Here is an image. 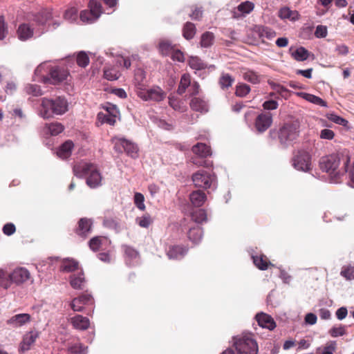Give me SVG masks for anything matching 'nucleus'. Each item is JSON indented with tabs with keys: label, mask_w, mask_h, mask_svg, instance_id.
Here are the masks:
<instances>
[{
	"label": "nucleus",
	"mask_w": 354,
	"mask_h": 354,
	"mask_svg": "<svg viewBox=\"0 0 354 354\" xmlns=\"http://www.w3.org/2000/svg\"><path fill=\"white\" fill-rule=\"evenodd\" d=\"M348 162V155L336 153L323 157L319 165L321 169L329 174L331 180L337 183L341 176L347 171Z\"/></svg>",
	"instance_id": "f257e3e1"
},
{
	"label": "nucleus",
	"mask_w": 354,
	"mask_h": 354,
	"mask_svg": "<svg viewBox=\"0 0 354 354\" xmlns=\"http://www.w3.org/2000/svg\"><path fill=\"white\" fill-rule=\"evenodd\" d=\"M73 172L79 178L87 176L86 184L91 188H95L101 184V174L94 164L88 162L76 164L73 167Z\"/></svg>",
	"instance_id": "f03ea898"
},
{
	"label": "nucleus",
	"mask_w": 354,
	"mask_h": 354,
	"mask_svg": "<svg viewBox=\"0 0 354 354\" xmlns=\"http://www.w3.org/2000/svg\"><path fill=\"white\" fill-rule=\"evenodd\" d=\"M67 111L68 102L64 97H58L55 100L43 98L39 109V114L42 118L48 119L51 118L53 114L62 115Z\"/></svg>",
	"instance_id": "7ed1b4c3"
},
{
	"label": "nucleus",
	"mask_w": 354,
	"mask_h": 354,
	"mask_svg": "<svg viewBox=\"0 0 354 354\" xmlns=\"http://www.w3.org/2000/svg\"><path fill=\"white\" fill-rule=\"evenodd\" d=\"M299 124L297 122L284 124L279 130L270 131L269 136L272 139L278 138L281 145L287 146L297 139L299 136Z\"/></svg>",
	"instance_id": "20e7f679"
},
{
	"label": "nucleus",
	"mask_w": 354,
	"mask_h": 354,
	"mask_svg": "<svg viewBox=\"0 0 354 354\" xmlns=\"http://www.w3.org/2000/svg\"><path fill=\"white\" fill-rule=\"evenodd\" d=\"M233 346L239 354H257L259 347L254 335L251 333H243L234 336L232 339Z\"/></svg>",
	"instance_id": "39448f33"
},
{
	"label": "nucleus",
	"mask_w": 354,
	"mask_h": 354,
	"mask_svg": "<svg viewBox=\"0 0 354 354\" xmlns=\"http://www.w3.org/2000/svg\"><path fill=\"white\" fill-rule=\"evenodd\" d=\"M192 152L194 156L192 157V162L197 167H210L212 162L206 160L212 155V149L209 145L198 142L192 147Z\"/></svg>",
	"instance_id": "423d86ee"
},
{
	"label": "nucleus",
	"mask_w": 354,
	"mask_h": 354,
	"mask_svg": "<svg viewBox=\"0 0 354 354\" xmlns=\"http://www.w3.org/2000/svg\"><path fill=\"white\" fill-rule=\"evenodd\" d=\"M192 180L195 187L207 189L215 187L216 176L213 173L200 169L192 174Z\"/></svg>",
	"instance_id": "0eeeda50"
},
{
	"label": "nucleus",
	"mask_w": 354,
	"mask_h": 354,
	"mask_svg": "<svg viewBox=\"0 0 354 354\" xmlns=\"http://www.w3.org/2000/svg\"><path fill=\"white\" fill-rule=\"evenodd\" d=\"M114 149L118 153L125 152L128 156L133 158L138 157V148L136 145L132 142L122 138H114Z\"/></svg>",
	"instance_id": "6e6552de"
},
{
	"label": "nucleus",
	"mask_w": 354,
	"mask_h": 354,
	"mask_svg": "<svg viewBox=\"0 0 354 354\" xmlns=\"http://www.w3.org/2000/svg\"><path fill=\"white\" fill-rule=\"evenodd\" d=\"M89 10H82L80 14V20L86 24L95 22L102 13V7L95 0H91L88 3Z\"/></svg>",
	"instance_id": "1a4fd4ad"
},
{
	"label": "nucleus",
	"mask_w": 354,
	"mask_h": 354,
	"mask_svg": "<svg viewBox=\"0 0 354 354\" xmlns=\"http://www.w3.org/2000/svg\"><path fill=\"white\" fill-rule=\"evenodd\" d=\"M292 166L297 170L307 171L310 169L311 157L304 150L298 151L292 159Z\"/></svg>",
	"instance_id": "9d476101"
},
{
	"label": "nucleus",
	"mask_w": 354,
	"mask_h": 354,
	"mask_svg": "<svg viewBox=\"0 0 354 354\" xmlns=\"http://www.w3.org/2000/svg\"><path fill=\"white\" fill-rule=\"evenodd\" d=\"M93 304V298L92 295L86 292L74 298L70 306L74 311L81 312L84 310V306L92 305Z\"/></svg>",
	"instance_id": "9b49d317"
},
{
	"label": "nucleus",
	"mask_w": 354,
	"mask_h": 354,
	"mask_svg": "<svg viewBox=\"0 0 354 354\" xmlns=\"http://www.w3.org/2000/svg\"><path fill=\"white\" fill-rule=\"evenodd\" d=\"M136 95L142 100L161 101L166 96L162 90H135Z\"/></svg>",
	"instance_id": "f8f14e48"
},
{
	"label": "nucleus",
	"mask_w": 354,
	"mask_h": 354,
	"mask_svg": "<svg viewBox=\"0 0 354 354\" xmlns=\"http://www.w3.org/2000/svg\"><path fill=\"white\" fill-rule=\"evenodd\" d=\"M53 70L49 62H45L39 64L35 71V80L44 83H49L50 71Z\"/></svg>",
	"instance_id": "ddd939ff"
},
{
	"label": "nucleus",
	"mask_w": 354,
	"mask_h": 354,
	"mask_svg": "<svg viewBox=\"0 0 354 354\" xmlns=\"http://www.w3.org/2000/svg\"><path fill=\"white\" fill-rule=\"evenodd\" d=\"M70 77L69 73L66 70L59 67L53 68L50 71V77L49 83L51 84H57L64 81L68 82Z\"/></svg>",
	"instance_id": "4468645a"
},
{
	"label": "nucleus",
	"mask_w": 354,
	"mask_h": 354,
	"mask_svg": "<svg viewBox=\"0 0 354 354\" xmlns=\"http://www.w3.org/2000/svg\"><path fill=\"white\" fill-rule=\"evenodd\" d=\"M22 275V268H17L11 273H8L3 269H0V286L7 289L12 284V279H15V274Z\"/></svg>",
	"instance_id": "2eb2a0df"
},
{
	"label": "nucleus",
	"mask_w": 354,
	"mask_h": 354,
	"mask_svg": "<svg viewBox=\"0 0 354 354\" xmlns=\"http://www.w3.org/2000/svg\"><path fill=\"white\" fill-rule=\"evenodd\" d=\"M272 122V115L270 113L259 115L255 120V127L259 132L267 130Z\"/></svg>",
	"instance_id": "dca6fc26"
},
{
	"label": "nucleus",
	"mask_w": 354,
	"mask_h": 354,
	"mask_svg": "<svg viewBox=\"0 0 354 354\" xmlns=\"http://www.w3.org/2000/svg\"><path fill=\"white\" fill-rule=\"evenodd\" d=\"M187 252V248L183 245H169L166 254L169 259L178 260L183 258Z\"/></svg>",
	"instance_id": "f3484780"
},
{
	"label": "nucleus",
	"mask_w": 354,
	"mask_h": 354,
	"mask_svg": "<svg viewBox=\"0 0 354 354\" xmlns=\"http://www.w3.org/2000/svg\"><path fill=\"white\" fill-rule=\"evenodd\" d=\"M69 322L75 329L79 330H87L91 324L89 319L81 315H76L71 317Z\"/></svg>",
	"instance_id": "a211bd4d"
},
{
	"label": "nucleus",
	"mask_w": 354,
	"mask_h": 354,
	"mask_svg": "<svg viewBox=\"0 0 354 354\" xmlns=\"http://www.w3.org/2000/svg\"><path fill=\"white\" fill-rule=\"evenodd\" d=\"M69 283L71 287L75 290L84 289L86 280L84 272L81 270L77 274H73L69 277Z\"/></svg>",
	"instance_id": "6ab92c4d"
},
{
	"label": "nucleus",
	"mask_w": 354,
	"mask_h": 354,
	"mask_svg": "<svg viewBox=\"0 0 354 354\" xmlns=\"http://www.w3.org/2000/svg\"><path fill=\"white\" fill-rule=\"evenodd\" d=\"M78 225L75 229V233L82 237H86L91 232L93 222L87 218H82L78 221Z\"/></svg>",
	"instance_id": "aec40b11"
},
{
	"label": "nucleus",
	"mask_w": 354,
	"mask_h": 354,
	"mask_svg": "<svg viewBox=\"0 0 354 354\" xmlns=\"http://www.w3.org/2000/svg\"><path fill=\"white\" fill-rule=\"evenodd\" d=\"M112 111L108 110V113H99L97 114V120L102 124L106 123L109 125H114L116 122L117 114L118 111L115 106L111 108Z\"/></svg>",
	"instance_id": "412c9836"
},
{
	"label": "nucleus",
	"mask_w": 354,
	"mask_h": 354,
	"mask_svg": "<svg viewBox=\"0 0 354 354\" xmlns=\"http://www.w3.org/2000/svg\"><path fill=\"white\" fill-rule=\"evenodd\" d=\"M256 319L258 324L262 328H266L272 330L276 327V323L274 319L266 313H258L256 315Z\"/></svg>",
	"instance_id": "4be33fe9"
},
{
	"label": "nucleus",
	"mask_w": 354,
	"mask_h": 354,
	"mask_svg": "<svg viewBox=\"0 0 354 354\" xmlns=\"http://www.w3.org/2000/svg\"><path fill=\"white\" fill-rule=\"evenodd\" d=\"M189 199L193 205L199 207L205 202L207 196L203 191L196 190L190 194Z\"/></svg>",
	"instance_id": "5701e85b"
},
{
	"label": "nucleus",
	"mask_w": 354,
	"mask_h": 354,
	"mask_svg": "<svg viewBox=\"0 0 354 354\" xmlns=\"http://www.w3.org/2000/svg\"><path fill=\"white\" fill-rule=\"evenodd\" d=\"M254 264L261 270H267L269 266H274L264 254L252 256Z\"/></svg>",
	"instance_id": "b1692460"
},
{
	"label": "nucleus",
	"mask_w": 354,
	"mask_h": 354,
	"mask_svg": "<svg viewBox=\"0 0 354 354\" xmlns=\"http://www.w3.org/2000/svg\"><path fill=\"white\" fill-rule=\"evenodd\" d=\"M44 132L52 136H57L64 130V127L59 122H51L46 124L44 128Z\"/></svg>",
	"instance_id": "393cba45"
},
{
	"label": "nucleus",
	"mask_w": 354,
	"mask_h": 354,
	"mask_svg": "<svg viewBox=\"0 0 354 354\" xmlns=\"http://www.w3.org/2000/svg\"><path fill=\"white\" fill-rule=\"evenodd\" d=\"M74 144L71 140L64 142L57 150V156L63 159L67 158L71 154Z\"/></svg>",
	"instance_id": "a878e982"
},
{
	"label": "nucleus",
	"mask_w": 354,
	"mask_h": 354,
	"mask_svg": "<svg viewBox=\"0 0 354 354\" xmlns=\"http://www.w3.org/2000/svg\"><path fill=\"white\" fill-rule=\"evenodd\" d=\"M79 263L73 259L63 260L60 266V270L66 272H72L77 270Z\"/></svg>",
	"instance_id": "bb28decb"
},
{
	"label": "nucleus",
	"mask_w": 354,
	"mask_h": 354,
	"mask_svg": "<svg viewBox=\"0 0 354 354\" xmlns=\"http://www.w3.org/2000/svg\"><path fill=\"white\" fill-rule=\"evenodd\" d=\"M189 239L194 243H198L202 239L203 230L198 226L191 227L187 234Z\"/></svg>",
	"instance_id": "cd10ccee"
},
{
	"label": "nucleus",
	"mask_w": 354,
	"mask_h": 354,
	"mask_svg": "<svg viewBox=\"0 0 354 354\" xmlns=\"http://www.w3.org/2000/svg\"><path fill=\"white\" fill-rule=\"evenodd\" d=\"M279 17L282 19L296 21L299 19V14L297 11L291 10L290 8L284 7L279 10Z\"/></svg>",
	"instance_id": "c85d7f7f"
},
{
	"label": "nucleus",
	"mask_w": 354,
	"mask_h": 354,
	"mask_svg": "<svg viewBox=\"0 0 354 354\" xmlns=\"http://www.w3.org/2000/svg\"><path fill=\"white\" fill-rule=\"evenodd\" d=\"M190 107L192 109L196 111L199 112H206L207 111V107L206 102L199 98V97H193L190 102Z\"/></svg>",
	"instance_id": "c756f323"
},
{
	"label": "nucleus",
	"mask_w": 354,
	"mask_h": 354,
	"mask_svg": "<svg viewBox=\"0 0 354 354\" xmlns=\"http://www.w3.org/2000/svg\"><path fill=\"white\" fill-rule=\"evenodd\" d=\"M298 96L301 97L302 98L305 99L306 100L312 102L313 104L320 105L322 106H326V102L324 101L322 98L319 97L315 96L312 94L304 93V92H299L296 93Z\"/></svg>",
	"instance_id": "7c9ffc66"
},
{
	"label": "nucleus",
	"mask_w": 354,
	"mask_h": 354,
	"mask_svg": "<svg viewBox=\"0 0 354 354\" xmlns=\"http://www.w3.org/2000/svg\"><path fill=\"white\" fill-rule=\"evenodd\" d=\"M120 68L116 66L114 62V66L106 67L104 71V77L108 80H115L120 76Z\"/></svg>",
	"instance_id": "2f4dec72"
},
{
	"label": "nucleus",
	"mask_w": 354,
	"mask_h": 354,
	"mask_svg": "<svg viewBox=\"0 0 354 354\" xmlns=\"http://www.w3.org/2000/svg\"><path fill=\"white\" fill-rule=\"evenodd\" d=\"M190 68L195 71H201L207 67V64L197 56H192L188 61Z\"/></svg>",
	"instance_id": "473e14b6"
},
{
	"label": "nucleus",
	"mask_w": 354,
	"mask_h": 354,
	"mask_svg": "<svg viewBox=\"0 0 354 354\" xmlns=\"http://www.w3.org/2000/svg\"><path fill=\"white\" fill-rule=\"evenodd\" d=\"M39 333L37 331L31 330L24 337V351L28 350L30 346L35 343L36 339L38 337Z\"/></svg>",
	"instance_id": "72a5a7b5"
},
{
	"label": "nucleus",
	"mask_w": 354,
	"mask_h": 354,
	"mask_svg": "<svg viewBox=\"0 0 354 354\" xmlns=\"http://www.w3.org/2000/svg\"><path fill=\"white\" fill-rule=\"evenodd\" d=\"M310 55L308 50L304 47H299L292 52V57L299 62L306 60Z\"/></svg>",
	"instance_id": "f704fd0d"
},
{
	"label": "nucleus",
	"mask_w": 354,
	"mask_h": 354,
	"mask_svg": "<svg viewBox=\"0 0 354 354\" xmlns=\"http://www.w3.org/2000/svg\"><path fill=\"white\" fill-rule=\"evenodd\" d=\"M54 16V13L52 9L46 8L43 10L38 16H37V21L40 24H44L52 19Z\"/></svg>",
	"instance_id": "c9c22d12"
},
{
	"label": "nucleus",
	"mask_w": 354,
	"mask_h": 354,
	"mask_svg": "<svg viewBox=\"0 0 354 354\" xmlns=\"http://www.w3.org/2000/svg\"><path fill=\"white\" fill-rule=\"evenodd\" d=\"M136 222L138 225L143 228H148L153 222V219L148 213L143 214L142 216L137 217Z\"/></svg>",
	"instance_id": "e433bc0d"
},
{
	"label": "nucleus",
	"mask_w": 354,
	"mask_h": 354,
	"mask_svg": "<svg viewBox=\"0 0 354 354\" xmlns=\"http://www.w3.org/2000/svg\"><path fill=\"white\" fill-rule=\"evenodd\" d=\"M214 40V36L213 33L210 32H206L203 33L201 36V46L203 48H208L210 47Z\"/></svg>",
	"instance_id": "4c0bfd02"
},
{
	"label": "nucleus",
	"mask_w": 354,
	"mask_h": 354,
	"mask_svg": "<svg viewBox=\"0 0 354 354\" xmlns=\"http://www.w3.org/2000/svg\"><path fill=\"white\" fill-rule=\"evenodd\" d=\"M133 81L137 86H144L146 75L143 69L138 68L135 71Z\"/></svg>",
	"instance_id": "58836bf2"
},
{
	"label": "nucleus",
	"mask_w": 354,
	"mask_h": 354,
	"mask_svg": "<svg viewBox=\"0 0 354 354\" xmlns=\"http://www.w3.org/2000/svg\"><path fill=\"white\" fill-rule=\"evenodd\" d=\"M193 221L197 223L205 222L207 219L206 212L203 209H199L192 214Z\"/></svg>",
	"instance_id": "ea45409f"
},
{
	"label": "nucleus",
	"mask_w": 354,
	"mask_h": 354,
	"mask_svg": "<svg viewBox=\"0 0 354 354\" xmlns=\"http://www.w3.org/2000/svg\"><path fill=\"white\" fill-rule=\"evenodd\" d=\"M106 241L104 236H95L89 241V247L93 251H97L100 249L103 241Z\"/></svg>",
	"instance_id": "a19ab883"
},
{
	"label": "nucleus",
	"mask_w": 354,
	"mask_h": 354,
	"mask_svg": "<svg viewBox=\"0 0 354 354\" xmlns=\"http://www.w3.org/2000/svg\"><path fill=\"white\" fill-rule=\"evenodd\" d=\"M64 18L70 23L75 22L77 19V9L75 7L68 8L64 12Z\"/></svg>",
	"instance_id": "79ce46f5"
},
{
	"label": "nucleus",
	"mask_w": 354,
	"mask_h": 354,
	"mask_svg": "<svg viewBox=\"0 0 354 354\" xmlns=\"http://www.w3.org/2000/svg\"><path fill=\"white\" fill-rule=\"evenodd\" d=\"M254 9V3L250 1H245L239 4L237 7V10L240 15L249 14Z\"/></svg>",
	"instance_id": "37998d69"
},
{
	"label": "nucleus",
	"mask_w": 354,
	"mask_h": 354,
	"mask_svg": "<svg viewBox=\"0 0 354 354\" xmlns=\"http://www.w3.org/2000/svg\"><path fill=\"white\" fill-rule=\"evenodd\" d=\"M116 66L120 68H129L131 66V60L129 57L118 55L115 58Z\"/></svg>",
	"instance_id": "c03bdc74"
},
{
	"label": "nucleus",
	"mask_w": 354,
	"mask_h": 354,
	"mask_svg": "<svg viewBox=\"0 0 354 354\" xmlns=\"http://www.w3.org/2000/svg\"><path fill=\"white\" fill-rule=\"evenodd\" d=\"M87 347L84 346L82 343H77L71 344L68 347V351L71 354H81L85 353Z\"/></svg>",
	"instance_id": "a18cd8bd"
},
{
	"label": "nucleus",
	"mask_w": 354,
	"mask_h": 354,
	"mask_svg": "<svg viewBox=\"0 0 354 354\" xmlns=\"http://www.w3.org/2000/svg\"><path fill=\"white\" fill-rule=\"evenodd\" d=\"M159 51L162 55H169L172 52L174 48L167 41H161L158 46Z\"/></svg>",
	"instance_id": "49530a36"
},
{
	"label": "nucleus",
	"mask_w": 354,
	"mask_h": 354,
	"mask_svg": "<svg viewBox=\"0 0 354 354\" xmlns=\"http://www.w3.org/2000/svg\"><path fill=\"white\" fill-rule=\"evenodd\" d=\"M195 26L192 23H187L183 28V37L186 39H191L194 37L195 35Z\"/></svg>",
	"instance_id": "de8ad7c7"
},
{
	"label": "nucleus",
	"mask_w": 354,
	"mask_h": 354,
	"mask_svg": "<svg viewBox=\"0 0 354 354\" xmlns=\"http://www.w3.org/2000/svg\"><path fill=\"white\" fill-rule=\"evenodd\" d=\"M234 81V80L231 75L227 73H223L220 77L219 83L221 87L228 88L232 86Z\"/></svg>",
	"instance_id": "09e8293b"
},
{
	"label": "nucleus",
	"mask_w": 354,
	"mask_h": 354,
	"mask_svg": "<svg viewBox=\"0 0 354 354\" xmlns=\"http://www.w3.org/2000/svg\"><path fill=\"white\" fill-rule=\"evenodd\" d=\"M326 116L329 120L335 122V124H340L342 126H346L348 124V121L346 119L333 113H328L326 115Z\"/></svg>",
	"instance_id": "8fccbe9b"
},
{
	"label": "nucleus",
	"mask_w": 354,
	"mask_h": 354,
	"mask_svg": "<svg viewBox=\"0 0 354 354\" xmlns=\"http://www.w3.org/2000/svg\"><path fill=\"white\" fill-rule=\"evenodd\" d=\"M340 274L347 280L354 279V267L351 266H344Z\"/></svg>",
	"instance_id": "3c124183"
},
{
	"label": "nucleus",
	"mask_w": 354,
	"mask_h": 354,
	"mask_svg": "<svg viewBox=\"0 0 354 354\" xmlns=\"http://www.w3.org/2000/svg\"><path fill=\"white\" fill-rule=\"evenodd\" d=\"M145 197L144 195L141 193L136 192L134 194V203L136 206L142 211L145 210L146 206L144 203Z\"/></svg>",
	"instance_id": "603ef678"
},
{
	"label": "nucleus",
	"mask_w": 354,
	"mask_h": 354,
	"mask_svg": "<svg viewBox=\"0 0 354 354\" xmlns=\"http://www.w3.org/2000/svg\"><path fill=\"white\" fill-rule=\"evenodd\" d=\"M328 333L333 337L343 336L346 334V329L345 327L343 326H340L338 327L334 326L330 329Z\"/></svg>",
	"instance_id": "864d4df0"
},
{
	"label": "nucleus",
	"mask_w": 354,
	"mask_h": 354,
	"mask_svg": "<svg viewBox=\"0 0 354 354\" xmlns=\"http://www.w3.org/2000/svg\"><path fill=\"white\" fill-rule=\"evenodd\" d=\"M77 63L81 67L86 66L89 63V58L84 52H80L77 57Z\"/></svg>",
	"instance_id": "5fc2aeb1"
},
{
	"label": "nucleus",
	"mask_w": 354,
	"mask_h": 354,
	"mask_svg": "<svg viewBox=\"0 0 354 354\" xmlns=\"http://www.w3.org/2000/svg\"><path fill=\"white\" fill-rule=\"evenodd\" d=\"M7 324L13 326L17 327L22 325V314H17L7 321Z\"/></svg>",
	"instance_id": "6e6d98bb"
},
{
	"label": "nucleus",
	"mask_w": 354,
	"mask_h": 354,
	"mask_svg": "<svg viewBox=\"0 0 354 354\" xmlns=\"http://www.w3.org/2000/svg\"><path fill=\"white\" fill-rule=\"evenodd\" d=\"M191 77L188 74H183L181 77L178 88H187L191 86Z\"/></svg>",
	"instance_id": "4d7b16f0"
},
{
	"label": "nucleus",
	"mask_w": 354,
	"mask_h": 354,
	"mask_svg": "<svg viewBox=\"0 0 354 354\" xmlns=\"http://www.w3.org/2000/svg\"><path fill=\"white\" fill-rule=\"evenodd\" d=\"M328 31L326 26H318L316 28L315 35L317 38H324L327 35Z\"/></svg>",
	"instance_id": "13d9d810"
},
{
	"label": "nucleus",
	"mask_w": 354,
	"mask_h": 354,
	"mask_svg": "<svg viewBox=\"0 0 354 354\" xmlns=\"http://www.w3.org/2000/svg\"><path fill=\"white\" fill-rule=\"evenodd\" d=\"M124 251L126 256L131 259H135L138 257V252L133 248L130 246L125 245L124 247Z\"/></svg>",
	"instance_id": "bf43d9fd"
},
{
	"label": "nucleus",
	"mask_w": 354,
	"mask_h": 354,
	"mask_svg": "<svg viewBox=\"0 0 354 354\" xmlns=\"http://www.w3.org/2000/svg\"><path fill=\"white\" fill-rule=\"evenodd\" d=\"M16 230L15 226L11 223H6L3 227V232L7 235L10 236L15 233Z\"/></svg>",
	"instance_id": "052dcab7"
},
{
	"label": "nucleus",
	"mask_w": 354,
	"mask_h": 354,
	"mask_svg": "<svg viewBox=\"0 0 354 354\" xmlns=\"http://www.w3.org/2000/svg\"><path fill=\"white\" fill-rule=\"evenodd\" d=\"M335 136L334 132L328 129H322L320 132V138L322 139L332 140Z\"/></svg>",
	"instance_id": "680f3d73"
},
{
	"label": "nucleus",
	"mask_w": 354,
	"mask_h": 354,
	"mask_svg": "<svg viewBox=\"0 0 354 354\" xmlns=\"http://www.w3.org/2000/svg\"><path fill=\"white\" fill-rule=\"evenodd\" d=\"M171 55V58L174 60L183 62L185 60L183 53L179 50L173 49L172 52L170 54Z\"/></svg>",
	"instance_id": "e2e57ef3"
},
{
	"label": "nucleus",
	"mask_w": 354,
	"mask_h": 354,
	"mask_svg": "<svg viewBox=\"0 0 354 354\" xmlns=\"http://www.w3.org/2000/svg\"><path fill=\"white\" fill-rule=\"evenodd\" d=\"M33 35V28L29 24H24V39L30 38Z\"/></svg>",
	"instance_id": "0e129e2a"
},
{
	"label": "nucleus",
	"mask_w": 354,
	"mask_h": 354,
	"mask_svg": "<svg viewBox=\"0 0 354 354\" xmlns=\"http://www.w3.org/2000/svg\"><path fill=\"white\" fill-rule=\"evenodd\" d=\"M336 317L339 320H342L347 316L348 310L346 307H341L336 311Z\"/></svg>",
	"instance_id": "69168bd1"
},
{
	"label": "nucleus",
	"mask_w": 354,
	"mask_h": 354,
	"mask_svg": "<svg viewBox=\"0 0 354 354\" xmlns=\"http://www.w3.org/2000/svg\"><path fill=\"white\" fill-rule=\"evenodd\" d=\"M263 106L265 109L274 110L277 108L278 104L275 100H268L263 103Z\"/></svg>",
	"instance_id": "338daca9"
},
{
	"label": "nucleus",
	"mask_w": 354,
	"mask_h": 354,
	"mask_svg": "<svg viewBox=\"0 0 354 354\" xmlns=\"http://www.w3.org/2000/svg\"><path fill=\"white\" fill-rule=\"evenodd\" d=\"M7 35V29L5 21L2 17H0V40L3 39Z\"/></svg>",
	"instance_id": "774afa93"
}]
</instances>
